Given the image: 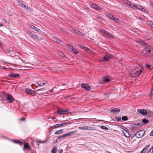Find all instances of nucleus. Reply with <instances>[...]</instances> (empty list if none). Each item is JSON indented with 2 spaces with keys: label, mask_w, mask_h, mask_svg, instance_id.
I'll use <instances>...</instances> for the list:
<instances>
[{
  "label": "nucleus",
  "mask_w": 153,
  "mask_h": 153,
  "mask_svg": "<svg viewBox=\"0 0 153 153\" xmlns=\"http://www.w3.org/2000/svg\"><path fill=\"white\" fill-rule=\"evenodd\" d=\"M147 153H153V150L151 149H150Z\"/></svg>",
  "instance_id": "nucleus-47"
},
{
  "label": "nucleus",
  "mask_w": 153,
  "mask_h": 153,
  "mask_svg": "<svg viewBox=\"0 0 153 153\" xmlns=\"http://www.w3.org/2000/svg\"><path fill=\"white\" fill-rule=\"evenodd\" d=\"M137 112L143 116L146 115L147 113L146 110L144 109H138L137 110Z\"/></svg>",
  "instance_id": "nucleus-6"
},
{
  "label": "nucleus",
  "mask_w": 153,
  "mask_h": 153,
  "mask_svg": "<svg viewBox=\"0 0 153 153\" xmlns=\"http://www.w3.org/2000/svg\"><path fill=\"white\" fill-rule=\"evenodd\" d=\"M143 71L141 69L137 71L136 69L134 70H131L130 71V74L132 77H137L139 76L142 73Z\"/></svg>",
  "instance_id": "nucleus-1"
},
{
  "label": "nucleus",
  "mask_w": 153,
  "mask_h": 153,
  "mask_svg": "<svg viewBox=\"0 0 153 153\" xmlns=\"http://www.w3.org/2000/svg\"><path fill=\"white\" fill-rule=\"evenodd\" d=\"M105 30H103V29H102L101 30H100V31H101V32L102 33H103V32L105 31Z\"/></svg>",
  "instance_id": "nucleus-57"
},
{
  "label": "nucleus",
  "mask_w": 153,
  "mask_h": 153,
  "mask_svg": "<svg viewBox=\"0 0 153 153\" xmlns=\"http://www.w3.org/2000/svg\"><path fill=\"white\" fill-rule=\"evenodd\" d=\"M27 33L34 39L39 40H41V38H38L37 36L32 33L30 31H27Z\"/></svg>",
  "instance_id": "nucleus-5"
},
{
  "label": "nucleus",
  "mask_w": 153,
  "mask_h": 153,
  "mask_svg": "<svg viewBox=\"0 0 153 153\" xmlns=\"http://www.w3.org/2000/svg\"><path fill=\"white\" fill-rule=\"evenodd\" d=\"M46 142V141H36V143L38 144V145H39V144L41 143H44Z\"/></svg>",
  "instance_id": "nucleus-42"
},
{
  "label": "nucleus",
  "mask_w": 153,
  "mask_h": 153,
  "mask_svg": "<svg viewBox=\"0 0 153 153\" xmlns=\"http://www.w3.org/2000/svg\"><path fill=\"white\" fill-rule=\"evenodd\" d=\"M3 20L5 22H6V21H6V20H5L4 19H3Z\"/></svg>",
  "instance_id": "nucleus-64"
},
{
  "label": "nucleus",
  "mask_w": 153,
  "mask_h": 153,
  "mask_svg": "<svg viewBox=\"0 0 153 153\" xmlns=\"http://www.w3.org/2000/svg\"><path fill=\"white\" fill-rule=\"evenodd\" d=\"M52 40L55 42L57 43L58 44H61V41L56 37H53Z\"/></svg>",
  "instance_id": "nucleus-12"
},
{
  "label": "nucleus",
  "mask_w": 153,
  "mask_h": 153,
  "mask_svg": "<svg viewBox=\"0 0 153 153\" xmlns=\"http://www.w3.org/2000/svg\"><path fill=\"white\" fill-rule=\"evenodd\" d=\"M67 124L66 123L58 124L54 125L53 127H54V128H57L58 127L63 126L67 125Z\"/></svg>",
  "instance_id": "nucleus-14"
},
{
  "label": "nucleus",
  "mask_w": 153,
  "mask_h": 153,
  "mask_svg": "<svg viewBox=\"0 0 153 153\" xmlns=\"http://www.w3.org/2000/svg\"><path fill=\"white\" fill-rule=\"evenodd\" d=\"M25 120V118H22L20 119V120H22V121H24V120Z\"/></svg>",
  "instance_id": "nucleus-58"
},
{
  "label": "nucleus",
  "mask_w": 153,
  "mask_h": 153,
  "mask_svg": "<svg viewBox=\"0 0 153 153\" xmlns=\"http://www.w3.org/2000/svg\"><path fill=\"white\" fill-rule=\"evenodd\" d=\"M78 46L81 49H83L85 48V47L83 45H81L80 44H79Z\"/></svg>",
  "instance_id": "nucleus-36"
},
{
  "label": "nucleus",
  "mask_w": 153,
  "mask_h": 153,
  "mask_svg": "<svg viewBox=\"0 0 153 153\" xmlns=\"http://www.w3.org/2000/svg\"><path fill=\"white\" fill-rule=\"evenodd\" d=\"M73 47V46L70 44H67L66 45V47L70 51Z\"/></svg>",
  "instance_id": "nucleus-23"
},
{
  "label": "nucleus",
  "mask_w": 153,
  "mask_h": 153,
  "mask_svg": "<svg viewBox=\"0 0 153 153\" xmlns=\"http://www.w3.org/2000/svg\"><path fill=\"white\" fill-rule=\"evenodd\" d=\"M101 128L102 129L105 130H108V128L106 127V126H101Z\"/></svg>",
  "instance_id": "nucleus-41"
},
{
  "label": "nucleus",
  "mask_w": 153,
  "mask_h": 153,
  "mask_svg": "<svg viewBox=\"0 0 153 153\" xmlns=\"http://www.w3.org/2000/svg\"><path fill=\"white\" fill-rule=\"evenodd\" d=\"M3 26V25L1 24H0V27H2Z\"/></svg>",
  "instance_id": "nucleus-63"
},
{
  "label": "nucleus",
  "mask_w": 153,
  "mask_h": 153,
  "mask_svg": "<svg viewBox=\"0 0 153 153\" xmlns=\"http://www.w3.org/2000/svg\"><path fill=\"white\" fill-rule=\"evenodd\" d=\"M142 122L144 123H146L148 122V120L146 119H144L143 120Z\"/></svg>",
  "instance_id": "nucleus-40"
},
{
  "label": "nucleus",
  "mask_w": 153,
  "mask_h": 153,
  "mask_svg": "<svg viewBox=\"0 0 153 153\" xmlns=\"http://www.w3.org/2000/svg\"><path fill=\"white\" fill-rule=\"evenodd\" d=\"M13 142L18 144L20 145H22L23 144V143L22 141L18 140H13Z\"/></svg>",
  "instance_id": "nucleus-21"
},
{
  "label": "nucleus",
  "mask_w": 153,
  "mask_h": 153,
  "mask_svg": "<svg viewBox=\"0 0 153 153\" xmlns=\"http://www.w3.org/2000/svg\"><path fill=\"white\" fill-rule=\"evenodd\" d=\"M121 119L123 121H126L128 120V119L126 116H123L122 117Z\"/></svg>",
  "instance_id": "nucleus-32"
},
{
  "label": "nucleus",
  "mask_w": 153,
  "mask_h": 153,
  "mask_svg": "<svg viewBox=\"0 0 153 153\" xmlns=\"http://www.w3.org/2000/svg\"><path fill=\"white\" fill-rule=\"evenodd\" d=\"M115 119L117 121H119L121 120V118L120 117H115Z\"/></svg>",
  "instance_id": "nucleus-39"
},
{
  "label": "nucleus",
  "mask_w": 153,
  "mask_h": 153,
  "mask_svg": "<svg viewBox=\"0 0 153 153\" xmlns=\"http://www.w3.org/2000/svg\"><path fill=\"white\" fill-rule=\"evenodd\" d=\"M137 42H138L141 45H143V41H142L138 40V41H137ZM144 45L145 44H144Z\"/></svg>",
  "instance_id": "nucleus-44"
},
{
  "label": "nucleus",
  "mask_w": 153,
  "mask_h": 153,
  "mask_svg": "<svg viewBox=\"0 0 153 153\" xmlns=\"http://www.w3.org/2000/svg\"><path fill=\"white\" fill-rule=\"evenodd\" d=\"M58 151L59 153H62L63 152V150L62 149H59L58 150Z\"/></svg>",
  "instance_id": "nucleus-52"
},
{
  "label": "nucleus",
  "mask_w": 153,
  "mask_h": 153,
  "mask_svg": "<svg viewBox=\"0 0 153 153\" xmlns=\"http://www.w3.org/2000/svg\"><path fill=\"white\" fill-rule=\"evenodd\" d=\"M25 92L28 94H30L33 96L35 95L36 94L35 92L34 91L28 88H27L25 89Z\"/></svg>",
  "instance_id": "nucleus-4"
},
{
  "label": "nucleus",
  "mask_w": 153,
  "mask_h": 153,
  "mask_svg": "<svg viewBox=\"0 0 153 153\" xmlns=\"http://www.w3.org/2000/svg\"><path fill=\"white\" fill-rule=\"evenodd\" d=\"M150 135L151 136H153V130L151 132Z\"/></svg>",
  "instance_id": "nucleus-55"
},
{
  "label": "nucleus",
  "mask_w": 153,
  "mask_h": 153,
  "mask_svg": "<svg viewBox=\"0 0 153 153\" xmlns=\"http://www.w3.org/2000/svg\"><path fill=\"white\" fill-rule=\"evenodd\" d=\"M3 68L4 69H7V68L5 67H4Z\"/></svg>",
  "instance_id": "nucleus-61"
},
{
  "label": "nucleus",
  "mask_w": 153,
  "mask_h": 153,
  "mask_svg": "<svg viewBox=\"0 0 153 153\" xmlns=\"http://www.w3.org/2000/svg\"><path fill=\"white\" fill-rule=\"evenodd\" d=\"M153 23L152 22H149L147 24L149 25H150V26H151V25H152V23Z\"/></svg>",
  "instance_id": "nucleus-54"
},
{
  "label": "nucleus",
  "mask_w": 153,
  "mask_h": 153,
  "mask_svg": "<svg viewBox=\"0 0 153 153\" xmlns=\"http://www.w3.org/2000/svg\"><path fill=\"white\" fill-rule=\"evenodd\" d=\"M103 80L105 83H108L110 81V77L108 76H106L103 77Z\"/></svg>",
  "instance_id": "nucleus-13"
},
{
  "label": "nucleus",
  "mask_w": 153,
  "mask_h": 153,
  "mask_svg": "<svg viewBox=\"0 0 153 153\" xmlns=\"http://www.w3.org/2000/svg\"><path fill=\"white\" fill-rule=\"evenodd\" d=\"M103 58V59L102 60H101V61L105 62V61H108L109 60L108 58L107 57L105 56H104Z\"/></svg>",
  "instance_id": "nucleus-30"
},
{
  "label": "nucleus",
  "mask_w": 153,
  "mask_h": 153,
  "mask_svg": "<svg viewBox=\"0 0 153 153\" xmlns=\"http://www.w3.org/2000/svg\"><path fill=\"white\" fill-rule=\"evenodd\" d=\"M95 5H96V4H92L91 5V6L92 7L94 8Z\"/></svg>",
  "instance_id": "nucleus-53"
},
{
  "label": "nucleus",
  "mask_w": 153,
  "mask_h": 153,
  "mask_svg": "<svg viewBox=\"0 0 153 153\" xmlns=\"http://www.w3.org/2000/svg\"><path fill=\"white\" fill-rule=\"evenodd\" d=\"M78 128L82 130H86V126H81L79 127Z\"/></svg>",
  "instance_id": "nucleus-34"
},
{
  "label": "nucleus",
  "mask_w": 153,
  "mask_h": 153,
  "mask_svg": "<svg viewBox=\"0 0 153 153\" xmlns=\"http://www.w3.org/2000/svg\"><path fill=\"white\" fill-rule=\"evenodd\" d=\"M94 8H95L96 9L98 10H101V8H100V7L97 4H96L94 7Z\"/></svg>",
  "instance_id": "nucleus-37"
},
{
  "label": "nucleus",
  "mask_w": 153,
  "mask_h": 153,
  "mask_svg": "<svg viewBox=\"0 0 153 153\" xmlns=\"http://www.w3.org/2000/svg\"><path fill=\"white\" fill-rule=\"evenodd\" d=\"M107 31H105L104 32H103V35L105 36L106 34H107Z\"/></svg>",
  "instance_id": "nucleus-51"
},
{
  "label": "nucleus",
  "mask_w": 153,
  "mask_h": 153,
  "mask_svg": "<svg viewBox=\"0 0 153 153\" xmlns=\"http://www.w3.org/2000/svg\"><path fill=\"white\" fill-rule=\"evenodd\" d=\"M151 65H146V68L148 69H150V66H151Z\"/></svg>",
  "instance_id": "nucleus-48"
},
{
  "label": "nucleus",
  "mask_w": 153,
  "mask_h": 153,
  "mask_svg": "<svg viewBox=\"0 0 153 153\" xmlns=\"http://www.w3.org/2000/svg\"><path fill=\"white\" fill-rule=\"evenodd\" d=\"M106 55L107 56H108L110 58H111V54H109V53H106Z\"/></svg>",
  "instance_id": "nucleus-50"
},
{
  "label": "nucleus",
  "mask_w": 153,
  "mask_h": 153,
  "mask_svg": "<svg viewBox=\"0 0 153 153\" xmlns=\"http://www.w3.org/2000/svg\"><path fill=\"white\" fill-rule=\"evenodd\" d=\"M145 132L143 130L140 131L135 134V136L137 138H142L144 136Z\"/></svg>",
  "instance_id": "nucleus-3"
},
{
  "label": "nucleus",
  "mask_w": 153,
  "mask_h": 153,
  "mask_svg": "<svg viewBox=\"0 0 153 153\" xmlns=\"http://www.w3.org/2000/svg\"><path fill=\"white\" fill-rule=\"evenodd\" d=\"M86 130H94V129L93 127H91L86 126Z\"/></svg>",
  "instance_id": "nucleus-35"
},
{
  "label": "nucleus",
  "mask_w": 153,
  "mask_h": 153,
  "mask_svg": "<svg viewBox=\"0 0 153 153\" xmlns=\"http://www.w3.org/2000/svg\"><path fill=\"white\" fill-rule=\"evenodd\" d=\"M113 20H114L115 22H119L120 21V20L119 19L117 18H115V17L113 19Z\"/></svg>",
  "instance_id": "nucleus-38"
},
{
  "label": "nucleus",
  "mask_w": 153,
  "mask_h": 153,
  "mask_svg": "<svg viewBox=\"0 0 153 153\" xmlns=\"http://www.w3.org/2000/svg\"><path fill=\"white\" fill-rule=\"evenodd\" d=\"M84 50L88 52H89V51H90L89 49L87 47H85V48L84 49Z\"/></svg>",
  "instance_id": "nucleus-45"
},
{
  "label": "nucleus",
  "mask_w": 153,
  "mask_h": 153,
  "mask_svg": "<svg viewBox=\"0 0 153 153\" xmlns=\"http://www.w3.org/2000/svg\"><path fill=\"white\" fill-rule=\"evenodd\" d=\"M19 5L20 6L22 7L24 9H25L27 8V7L26 6V5H25V4H24L20 2H19Z\"/></svg>",
  "instance_id": "nucleus-25"
},
{
  "label": "nucleus",
  "mask_w": 153,
  "mask_h": 153,
  "mask_svg": "<svg viewBox=\"0 0 153 153\" xmlns=\"http://www.w3.org/2000/svg\"><path fill=\"white\" fill-rule=\"evenodd\" d=\"M63 129H60V130L56 131L55 132L54 134H58L62 133V132Z\"/></svg>",
  "instance_id": "nucleus-27"
},
{
  "label": "nucleus",
  "mask_w": 153,
  "mask_h": 153,
  "mask_svg": "<svg viewBox=\"0 0 153 153\" xmlns=\"http://www.w3.org/2000/svg\"><path fill=\"white\" fill-rule=\"evenodd\" d=\"M47 82L46 81H39L36 83V84L39 86H42L46 84Z\"/></svg>",
  "instance_id": "nucleus-10"
},
{
  "label": "nucleus",
  "mask_w": 153,
  "mask_h": 153,
  "mask_svg": "<svg viewBox=\"0 0 153 153\" xmlns=\"http://www.w3.org/2000/svg\"><path fill=\"white\" fill-rule=\"evenodd\" d=\"M150 5L153 7V3H150Z\"/></svg>",
  "instance_id": "nucleus-60"
},
{
  "label": "nucleus",
  "mask_w": 153,
  "mask_h": 153,
  "mask_svg": "<svg viewBox=\"0 0 153 153\" xmlns=\"http://www.w3.org/2000/svg\"><path fill=\"white\" fill-rule=\"evenodd\" d=\"M30 27L31 28L34 29V28H35L36 27L32 25H31Z\"/></svg>",
  "instance_id": "nucleus-56"
},
{
  "label": "nucleus",
  "mask_w": 153,
  "mask_h": 153,
  "mask_svg": "<svg viewBox=\"0 0 153 153\" xmlns=\"http://www.w3.org/2000/svg\"><path fill=\"white\" fill-rule=\"evenodd\" d=\"M150 146L149 145L147 146L146 147L144 148L142 150L141 152L140 153H146L147 151L149 149V147Z\"/></svg>",
  "instance_id": "nucleus-15"
},
{
  "label": "nucleus",
  "mask_w": 153,
  "mask_h": 153,
  "mask_svg": "<svg viewBox=\"0 0 153 153\" xmlns=\"http://www.w3.org/2000/svg\"><path fill=\"white\" fill-rule=\"evenodd\" d=\"M22 61H23V62H24V63H29L28 62H25L24 61H23V60H22Z\"/></svg>",
  "instance_id": "nucleus-59"
},
{
  "label": "nucleus",
  "mask_w": 153,
  "mask_h": 153,
  "mask_svg": "<svg viewBox=\"0 0 153 153\" xmlns=\"http://www.w3.org/2000/svg\"><path fill=\"white\" fill-rule=\"evenodd\" d=\"M130 6L131 8L133 9H136L137 8V6L135 4H134L132 3H131Z\"/></svg>",
  "instance_id": "nucleus-29"
},
{
  "label": "nucleus",
  "mask_w": 153,
  "mask_h": 153,
  "mask_svg": "<svg viewBox=\"0 0 153 153\" xmlns=\"http://www.w3.org/2000/svg\"><path fill=\"white\" fill-rule=\"evenodd\" d=\"M143 53L148 55L153 54V48L151 47L144 49L143 51Z\"/></svg>",
  "instance_id": "nucleus-2"
},
{
  "label": "nucleus",
  "mask_w": 153,
  "mask_h": 153,
  "mask_svg": "<svg viewBox=\"0 0 153 153\" xmlns=\"http://www.w3.org/2000/svg\"><path fill=\"white\" fill-rule=\"evenodd\" d=\"M34 30H36V31H37L39 32L40 31V30L39 29L36 27L35 28H34Z\"/></svg>",
  "instance_id": "nucleus-46"
},
{
  "label": "nucleus",
  "mask_w": 153,
  "mask_h": 153,
  "mask_svg": "<svg viewBox=\"0 0 153 153\" xmlns=\"http://www.w3.org/2000/svg\"><path fill=\"white\" fill-rule=\"evenodd\" d=\"M57 150V147L56 146L54 147L51 152L52 153H56Z\"/></svg>",
  "instance_id": "nucleus-26"
},
{
  "label": "nucleus",
  "mask_w": 153,
  "mask_h": 153,
  "mask_svg": "<svg viewBox=\"0 0 153 153\" xmlns=\"http://www.w3.org/2000/svg\"><path fill=\"white\" fill-rule=\"evenodd\" d=\"M7 99L8 101L10 103L13 102L15 100L12 96L10 95H7Z\"/></svg>",
  "instance_id": "nucleus-8"
},
{
  "label": "nucleus",
  "mask_w": 153,
  "mask_h": 153,
  "mask_svg": "<svg viewBox=\"0 0 153 153\" xmlns=\"http://www.w3.org/2000/svg\"><path fill=\"white\" fill-rule=\"evenodd\" d=\"M123 133L124 136L126 137H130V135L127 132V131L126 130H124Z\"/></svg>",
  "instance_id": "nucleus-20"
},
{
  "label": "nucleus",
  "mask_w": 153,
  "mask_h": 153,
  "mask_svg": "<svg viewBox=\"0 0 153 153\" xmlns=\"http://www.w3.org/2000/svg\"><path fill=\"white\" fill-rule=\"evenodd\" d=\"M108 16L111 19L113 20V19L114 18V17L111 14H109L108 15Z\"/></svg>",
  "instance_id": "nucleus-31"
},
{
  "label": "nucleus",
  "mask_w": 153,
  "mask_h": 153,
  "mask_svg": "<svg viewBox=\"0 0 153 153\" xmlns=\"http://www.w3.org/2000/svg\"><path fill=\"white\" fill-rule=\"evenodd\" d=\"M24 148L25 149H30L31 148L28 143H26L24 144Z\"/></svg>",
  "instance_id": "nucleus-22"
},
{
  "label": "nucleus",
  "mask_w": 153,
  "mask_h": 153,
  "mask_svg": "<svg viewBox=\"0 0 153 153\" xmlns=\"http://www.w3.org/2000/svg\"><path fill=\"white\" fill-rule=\"evenodd\" d=\"M77 131L76 130L74 131H72L71 132H70L68 133H67L66 134H65V137L68 136H70L72 134H74Z\"/></svg>",
  "instance_id": "nucleus-18"
},
{
  "label": "nucleus",
  "mask_w": 153,
  "mask_h": 153,
  "mask_svg": "<svg viewBox=\"0 0 153 153\" xmlns=\"http://www.w3.org/2000/svg\"><path fill=\"white\" fill-rule=\"evenodd\" d=\"M9 76L14 78H19L20 77V75L18 74H11L8 75Z\"/></svg>",
  "instance_id": "nucleus-11"
},
{
  "label": "nucleus",
  "mask_w": 153,
  "mask_h": 153,
  "mask_svg": "<svg viewBox=\"0 0 153 153\" xmlns=\"http://www.w3.org/2000/svg\"><path fill=\"white\" fill-rule=\"evenodd\" d=\"M69 111L68 110H62V109H58L57 111L58 113L60 114H66V112Z\"/></svg>",
  "instance_id": "nucleus-9"
},
{
  "label": "nucleus",
  "mask_w": 153,
  "mask_h": 153,
  "mask_svg": "<svg viewBox=\"0 0 153 153\" xmlns=\"http://www.w3.org/2000/svg\"><path fill=\"white\" fill-rule=\"evenodd\" d=\"M137 9H138L140 10H141L142 11H143V12H145L146 13H147V11H146L145 9V8H143V7H142L140 6H139L138 7H137Z\"/></svg>",
  "instance_id": "nucleus-24"
},
{
  "label": "nucleus",
  "mask_w": 153,
  "mask_h": 153,
  "mask_svg": "<svg viewBox=\"0 0 153 153\" xmlns=\"http://www.w3.org/2000/svg\"><path fill=\"white\" fill-rule=\"evenodd\" d=\"M70 52L73 53L75 54H76L79 53V52L77 51L75 48H74L73 47H72V48Z\"/></svg>",
  "instance_id": "nucleus-16"
},
{
  "label": "nucleus",
  "mask_w": 153,
  "mask_h": 153,
  "mask_svg": "<svg viewBox=\"0 0 153 153\" xmlns=\"http://www.w3.org/2000/svg\"><path fill=\"white\" fill-rule=\"evenodd\" d=\"M131 3L130 2L128 1H127V2H126V4H127V5L129 6H130Z\"/></svg>",
  "instance_id": "nucleus-49"
},
{
  "label": "nucleus",
  "mask_w": 153,
  "mask_h": 153,
  "mask_svg": "<svg viewBox=\"0 0 153 153\" xmlns=\"http://www.w3.org/2000/svg\"><path fill=\"white\" fill-rule=\"evenodd\" d=\"M65 135L64 134L62 135L61 136H59L57 137V139L58 140H59L62 138H63L64 137H65Z\"/></svg>",
  "instance_id": "nucleus-33"
},
{
  "label": "nucleus",
  "mask_w": 153,
  "mask_h": 153,
  "mask_svg": "<svg viewBox=\"0 0 153 153\" xmlns=\"http://www.w3.org/2000/svg\"><path fill=\"white\" fill-rule=\"evenodd\" d=\"M151 27L153 28V23L152 24V25H151Z\"/></svg>",
  "instance_id": "nucleus-62"
},
{
  "label": "nucleus",
  "mask_w": 153,
  "mask_h": 153,
  "mask_svg": "<svg viewBox=\"0 0 153 153\" xmlns=\"http://www.w3.org/2000/svg\"><path fill=\"white\" fill-rule=\"evenodd\" d=\"M106 37H108L110 38H111L113 37V36L110 33L107 32V33L106 34L105 36Z\"/></svg>",
  "instance_id": "nucleus-28"
},
{
  "label": "nucleus",
  "mask_w": 153,
  "mask_h": 153,
  "mask_svg": "<svg viewBox=\"0 0 153 153\" xmlns=\"http://www.w3.org/2000/svg\"><path fill=\"white\" fill-rule=\"evenodd\" d=\"M120 110L118 108H114L111 111V112H114V114H117L120 111Z\"/></svg>",
  "instance_id": "nucleus-17"
},
{
  "label": "nucleus",
  "mask_w": 153,
  "mask_h": 153,
  "mask_svg": "<svg viewBox=\"0 0 153 153\" xmlns=\"http://www.w3.org/2000/svg\"><path fill=\"white\" fill-rule=\"evenodd\" d=\"M150 94L152 96H153V86L152 88V90L150 92Z\"/></svg>",
  "instance_id": "nucleus-43"
},
{
  "label": "nucleus",
  "mask_w": 153,
  "mask_h": 153,
  "mask_svg": "<svg viewBox=\"0 0 153 153\" xmlns=\"http://www.w3.org/2000/svg\"><path fill=\"white\" fill-rule=\"evenodd\" d=\"M73 30L74 32L76 33L79 34L82 36H84V34L83 33L77 30L73 29Z\"/></svg>",
  "instance_id": "nucleus-19"
},
{
  "label": "nucleus",
  "mask_w": 153,
  "mask_h": 153,
  "mask_svg": "<svg viewBox=\"0 0 153 153\" xmlns=\"http://www.w3.org/2000/svg\"><path fill=\"white\" fill-rule=\"evenodd\" d=\"M81 87L82 88H85L87 91H89L90 89V86L87 84H82L81 85Z\"/></svg>",
  "instance_id": "nucleus-7"
}]
</instances>
